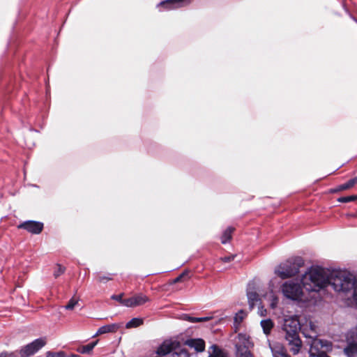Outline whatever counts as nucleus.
<instances>
[{
    "label": "nucleus",
    "mask_w": 357,
    "mask_h": 357,
    "mask_svg": "<svg viewBox=\"0 0 357 357\" xmlns=\"http://www.w3.org/2000/svg\"><path fill=\"white\" fill-rule=\"evenodd\" d=\"M238 337H239V338L243 337V338H244V340H245V339H246L245 335L239 334V335H238Z\"/></svg>",
    "instance_id": "4c0bfd02"
},
{
    "label": "nucleus",
    "mask_w": 357,
    "mask_h": 357,
    "mask_svg": "<svg viewBox=\"0 0 357 357\" xmlns=\"http://www.w3.org/2000/svg\"><path fill=\"white\" fill-rule=\"evenodd\" d=\"M65 267L62 266L60 264H56V268L54 271V276L55 278H57L60 275H61L65 272Z\"/></svg>",
    "instance_id": "a878e982"
},
{
    "label": "nucleus",
    "mask_w": 357,
    "mask_h": 357,
    "mask_svg": "<svg viewBox=\"0 0 357 357\" xmlns=\"http://www.w3.org/2000/svg\"><path fill=\"white\" fill-rule=\"evenodd\" d=\"M123 294H120L118 295L114 294L111 296V298L112 300H115V301L119 302L120 303H121L123 305V301H125V299H123Z\"/></svg>",
    "instance_id": "c756f323"
},
{
    "label": "nucleus",
    "mask_w": 357,
    "mask_h": 357,
    "mask_svg": "<svg viewBox=\"0 0 357 357\" xmlns=\"http://www.w3.org/2000/svg\"><path fill=\"white\" fill-rule=\"evenodd\" d=\"M0 357H17V351L10 353L3 351L0 353Z\"/></svg>",
    "instance_id": "7c9ffc66"
},
{
    "label": "nucleus",
    "mask_w": 357,
    "mask_h": 357,
    "mask_svg": "<svg viewBox=\"0 0 357 357\" xmlns=\"http://www.w3.org/2000/svg\"><path fill=\"white\" fill-rule=\"evenodd\" d=\"M304 264V260L301 257H296L280 264L275 270L282 279L288 278L298 273L299 269Z\"/></svg>",
    "instance_id": "7ed1b4c3"
},
{
    "label": "nucleus",
    "mask_w": 357,
    "mask_h": 357,
    "mask_svg": "<svg viewBox=\"0 0 357 357\" xmlns=\"http://www.w3.org/2000/svg\"><path fill=\"white\" fill-rule=\"evenodd\" d=\"M357 183V177L352 178L347 181L346 183L341 184L337 186L335 188L331 190V192L333 193H335L340 191L345 190L347 189H350L354 186L355 184Z\"/></svg>",
    "instance_id": "4468645a"
},
{
    "label": "nucleus",
    "mask_w": 357,
    "mask_h": 357,
    "mask_svg": "<svg viewBox=\"0 0 357 357\" xmlns=\"http://www.w3.org/2000/svg\"><path fill=\"white\" fill-rule=\"evenodd\" d=\"M354 20H355V21L357 22V20H356V19H354Z\"/></svg>",
    "instance_id": "58836bf2"
},
{
    "label": "nucleus",
    "mask_w": 357,
    "mask_h": 357,
    "mask_svg": "<svg viewBox=\"0 0 357 357\" xmlns=\"http://www.w3.org/2000/svg\"><path fill=\"white\" fill-rule=\"evenodd\" d=\"M184 345L193 349L195 352H202L205 349V342L201 338H190L184 342Z\"/></svg>",
    "instance_id": "9d476101"
},
{
    "label": "nucleus",
    "mask_w": 357,
    "mask_h": 357,
    "mask_svg": "<svg viewBox=\"0 0 357 357\" xmlns=\"http://www.w3.org/2000/svg\"><path fill=\"white\" fill-rule=\"evenodd\" d=\"M113 274H107V275H100L98 278V280L100 282H107V281L112 280Z\"/></svg>",
    "instance_id": "cd10ccee"
},
{
    "label": "nucleus",
    "mask_w": 357,
    "mask_h": 357,
    "mask_svg": "<svg viewBox=\"0 0 357 357\" xmlns=\"http://www.w3.org/2000/svg\"><path fill=\"white\" fill-rule=\"evenodd\" d=\"M174 357H190V354L187 349L181 350L178 354H175Z\"/></svg>",
    "instance_id": "2f4dec72"
},
{
    "label": "nucleus",
    "mask_w": 357,
    "mask_h": 357,
    "mask_svg": "<svg viewBox=\"0 0 357 357\" xmlns=\"http://www.w3.org/2000/svg\"><path fill=\"white\" fill-rule=\"evenodd\" d=\"M149 301V298L143 294H137L130 298H126L123 305L128 307L140 306Z\"/></svg>",
    "instance_id": "1a4fd4ad"
},
{
    "label": "nucleus",
    "mask_w": 357,
    "mask_h": 357,
    "mask_svg": "<svg viewBox=\"0 0 357 357\" xmlns=\"http://www.w3.org/2000/svg\"><path fill=\"white\" fill-rule=\"evenodd\" d=\"M278 298L275 296H273V299H272V302L271 303V307L272 308H275V307L276 306V305L278 303Z\"/></svg>",
    "instance_id": "c9c22d12"
},
{
    "label": "nucleus",
    "mask_w": 357,
    "mask_h": 357,
    "mask_svg": "<svg viewBox=\"0 0 357 357\" xmlns=\"http://www.w3.org/2000/svg\"><path fill=\"white\" fill-rule=\"evenodd\" d=\"M187 274H188V271H185V272H183L182 274H181V275H178V277H176V278L174 280L173 282H174V283H177V282H180V281L181 280V279L183 278V277L184 275H187Z\"/></svg>",
    "instance_id": "f704fd0d"
},
{
    "label": "nucleus",
    "mask_w": 357,
    "mask_h": 357,
    "mask_svg": "<svg viewBox=\"0 0 357 357\" xmlns=\"http://www.w3.org/2000/svg\"><path fill=\"white\" fill-rule=\"evenodd\" d=\"M47 357H67L64 351L52 352L48 351L47 353Z\"/></svg>",
    "instance_id": "bb28decb"
},
{
    "label": "nucleus",
    "mask_w": 357,
    "mask_h": 357,
    "mask_svg": "<svg viewBox=\"0 0 357 357\" xmlns=\"http://www.w3.org/2000/svg\"><path fill=\"white\" fill-rule=\"evenodd\" d=\"M210 319L208 317H195L189 315H185V320L191 322V323H198V322H204L207 321Z\"/></svg>",
    "instance_id": "4be33fe9"
},
{
    "label": "nucleus",
    "mask_w": 357,
    "mask_h": 357,
    "mask_svg": "<svg viewBox=\"0 0 357 357\" xmlns=\"http://www.w3.org/2000/svg\"><path fill=\"white\" fill-rule=\"evenodd\" d=\"M245 316V314L244 311L243 310H239L234 317V324L240 325L241 323L243 321Z\"/></svg>",
    "instance_id": "393cba45"
},
{
    "label": "nucleus",
    "mask_w": 357,
    "mask_h": 357,
    "mask_svg": "<svg viewBox=\"0 0 357 357\" xmlns=\"http://www.w3.org/2000/svg\"><path fill=\"white\" fill-rule=\"evenodd\" d=\"M77 303V301L73 298L68 301V304L65 306V308L66 310H73Z\"/></svg>",
    "instance_id": "c85d7f7f"
},
{
    "label": "nucleus",
    "mask_w": 357,
    "mask_h": 357,
    "mask_svg": "<svg viewBox=\"0 0 357 357\" xmlns=\"http://www.w3.org/2000/svg\"><path fill=\"white\" fill-rule=\"evenodd\" d=\"M45 344V341L42 338L33 340L32 342L23 347L19 351L21 357H29L36 354Z\"/></svg>",
    "instance_id": "0eeeda50"
},
{
    "label": "nucleus",
    "mask_w": 357,
    "mask_h": 357,
    "mask_svg": "<svg viewBox=\"0 0 357 357\" xmlns=\"http://www.w3.org/2000/svg\"><path fill=\"white\" fill-rule=\"evenodd\" d=\"M309 354L310 356L312 357H331L328 355H327V354L323 352L319 354H315L314 352H309Z\"/></svg>",
    "instance_id": "473e14b6"
},
{
    "label": "nucleus",
    "mask_w": 357,
    "mask_h": 357,
    "mask_svg": "<svg viewBox=\"0 0 357 357\" xmlns=\"http://www.w3.org/2000/svg\"><path fill=\"white\" fill-rule=\"evenodd\" d=\"M236 357H254L245 342L236 344Z\"/></svg>",
    "instance_id": "f8f14e48"
},
{
    "label": "nucleus",
    "mask_w": 357,
    "mask_h": 357,
    "mask_svg": "<svg viewBox=\"0 0 357 357\" xmlns=\"http://www.w3.org/2000/svg\"><path fill=\"white\" fill-rule=\"evenodd\" d=\"M234 258H235V255H230V256L224 257L223 258H222V261H224L225 263H228V262H230L232 260H234Z\"/></svg>",
    "instance_id": "72a5a7b5"
},
{
    "label": "nucleus",
    "mask_w": 357,
    "mask_h": 357,
    "mask_svg": "<svg viewBox=\"0 0 357 357\" xmlns=\"http://www.w3.org/2000/svg\"><path fill=\"white\" fill-rule=\"evenodd\" d=\"M337 202L342 203H348L351 202H355L357 200V195H353L349 196H342L337 198Z\"/></svg>",
    "instance_id": "5701e85b"
},
{
    "label": "nucleus",
    "mask_w": 357,
    "mask_h": 357,
    "mask_svg": "<svg viewBox=\"0 0 357 357\" xmlns=\"http://www.w3.org/2000/svg\"><path fill=\"white\" fill-rule=\"evenodd\" d=\"M259 314L260 316H266V310L264 309L263 306L259 307Z\"/></svg>",
    "instance_id": "e433bc0d"
},
{
    "label": "nucleus",
    "mask_w": 357,
    "mask_h": 357,
    "mask_svg": "<svg viewBox=\"0 0 357 357\" xmlns=\"http://www.w3.org/2000/svg\"><path fill=\"white\" fill-rule=\"evenodd\" d=\"M271 352L273 357H290L287 352V349L282 345H275L271 347Z\"/></svg>",
    "instance_id": "2eb2a0df"
},
{
    "label": "nucleus",
    "mask_w": 357,
    "mask_h": 357,
    "mask_svg": "<svg viewBox=\"0 0 357 357\" xmlns=\"http://www.w3.org/2000/svg\"><path fill=\"white\" fill-rule=\"evenodd\" d=\"M143 323L144 319L142 318L135 317L130 320L128 323H126V328H137L142 325Z\"/></svg>",
    "instance_id": "6ab92c4d"
},
{
    "label": "nucleus",
    "mask_w": 357,
    "mask_h": 357,
    "mask_svg": "<svg viewBox=\"0 0 357 357\" xmlns=\"http://www.w3.org/2000/svg\"><path fill=\"white\" fill-rule=\"evenodd\" d=\"M315 267H311L307 272H306L302 277L301 280V283L296 282L294 281H287L285 282L282 286V292L283 295L292 301H305V298H303V289H305L307 291L309 292H318L319 291H310L307 290L303 284V278L305 276V274H307L311 268H314Z\"/></svg>",
    "instance_id": "f03ea898"
},
{
    "label": "nucleus",
    "mask_w": 357,
    "mask_h": 357,
    "mask_svg": "<svg viewBox=\"0 0 357 357\" xmlns=\"http://www.w3.org/2000/svg\"><path fill=\"white\" fill-rule=\"evenodd\" d=\"M98 341L93 342L91 343H89L86 345H84L79 348H78L77 351L78 352L81 354H89L95 347V346L97 344Z\"/></svg>",
    "instance_id": "412c9836"
},
{
    "label": "nucleus",
    "mask_w": 357,
    "mask_h": 357,
    "mask_svg": "<svg viewBox=\"0 0 357 357\" xmlns=\"http://www.w3.org/2000/svg\"><path fill=\"white\" fill-rule=\"evenodd\" d=\"M187 0H164L160 2L157 6H162L167 10L176 9L183 6Z\"/></svg>",
    "instance_id": "9b49d317"
},
{
    "label": "nucleus",
    "mask_w": 357,
    "mask_h": 357,
    "mask_svg": "<svg viewBox=\"0 0 357 357\" xmlns=\"http://www.w3.org/2000/svg\"><path fill=\"white\" fill-rule=\"evenodd\" d=\"M181 350H186V349L181 347L177 340L169 339L162 342L157 349L156 354L158 356H166L171 354V357H174L175 354H178Z\"/></svg>",
    "instance_id": "20e7f679"
},
{
    "label": "nucleus",
    "mask_w": 357,
    "mask_h": 357,
    "mask_svg": "<svg viewBox=\"0 0 357 357\" xmlns=\"http://www.w3.org/2000/svg\"><path fill=\"white\" fill-rule=\"evenodd\" d=\"M19 229H23L33 234H39L43 229L44 225L42 222L35 220H26L20 224Z\"/></svg>",
    "instance_id": "6e6552de"
},
{
    "label": "nucleus",
    "mask_w": 357,
    "mask_h": 357,
    "mask_svg": "<svg viewBox=\"0 0 357 357\" xmlns=\"http://www.w3.org/2000/svg\"><path fill=\"white\" fill-rule=\"evenodd\" d=\"M119 328H120V325L118 324H112L105 325L98 328V330L97 331V332L94 335V336L102 335V334H105V333H115L118 331V329Z\"/></svg>",
    "instance_id": "ddd939ff"
},
{
    "label": "nucleus",
    "mask_w": 357,
    "mask_h": 357,
    "mask_svg": "<svg viewBox=\"0 0 357 357\" xmlns=\"http://www.w3.org/2000/svg\"><path fill=\"white\" fill-rule=\"evenodd\" d=\"M234 228L231 227H227L223 232L221 236V243L222 244L227 243L231 238V233L234 231Z\"/></svg>",
    "instance_id": "a211bd4d"
},
{
    "label": "nucleus",
    "mask_w": 357,
    "mask_h": 357,
    "mask_svg": "<svg viewBox=\"0 0 357 357\" xmlns=\"http://www.w3.org/2000/svg\"><path fill=\"white\" fill-rule=\"evenodd\" d=\"M260 325L263 329V332L266 335H269L274 326L273 321L271 319H263L260 322Z\"/></svg>",
    "instance_id": "dca6fc26"
},
{
    "label": "nucleus",
    "mask_w": 357,
    "mask_h": 357,
    "mask_svg": "<svg viewBox=\"0 0 357 357\" xmlns=\"http://www.w3.org/2000/svg\"><path fill=\"white\" fill-rule=\"evenodd\" d=\"M347 342H352L357 345V326L350 330L347 333Z\"/></svg>",
    "instance_id": "aec40b11"
},
{
    "label": "nucleus",
    "mask_w": 357,
    "mask_h": 357,
    "mask_svg": "<svg viewBox=\"0 0 357 357\" xmlns=\"http://www.w3.org/2000/svg\"><path fill=\"white\" fill-rule=\"evenodd\" d=\"M301 325L296 317H289L284 319L282 325V332L285 340L288 342L290 351L297 355L302 347V341L299 337Z\"/></svg>",
    "instance_id": "f257e3e1"
},
{
    "label": "nucleus",
    "mask_w": 357,
    "mask_h": 357,
    "mask_svg": "<svg viewBox=\"0 0 357 357\" xmlns=\"http://www.w3.org/2000/svg\"><path fill=\"white\" fill-rule=\"evenodd\" d=\"M310 344L309 352H314L315 354L330 352L333 350V344L331 342L326 340L318 339L316 337H312Z\"/></svg>",
    "instance_id": "39448f33"
},
{
    "label": "nucleus",
    "mask_w": 357,
    "mask_h": 357,
    "mask_svg": "<svg viewBox=\"0 0 357 357\" xmlns=\"http://www.w3.org/2000/svg\"><path fill=\"white\" fill-rule=\"evenodd\" d=\"M344 352L347 357H355L357 356V345L352 342H347V347L344 349Z\"/></svg>",
    "instance_id": "f3484780"
},
{
    "label": "nucleus",
    "mask_w": 357,
    "mask_h": 357,
    "mask_svg": "<svg viewBox=\"0 0 357 357\" xmlns=\"http://www.w3.org/2000/svg\"><path fill=\"white\" fill-rule=\"evenodd\" d=\"M211 349H213V352L209 354L208 357H223V354L219 347L213 344L211 347Z\"/></svg>",
    "instance_id": "b1692460"
},
{
    "label": "nucleus",
    "mask_w": 357,
    "mask_h": 357,
    "mask_svg": "<svg viewBox=\"0 0 357 357\" xmlns=\"http://www.w3.org/2000/svg\"><path fill=\"white\" fill-rule=\"evenodd\" d=\"M257 289L256 282L255 280L248 282L246 289V295L250 310H252L258 303L261 304V299L257 292Z\"/></svg>",
    "instance_id": "423d86ee"
}]
</instances>
